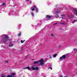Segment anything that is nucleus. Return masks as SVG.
I'll list each match as a JSON object with an SVG mask.
<instances>
[{"instance_id":"a878e982","label":"nucleus","mask_w":77,"mask_h":77,"mask_svg":"<svg viewBox=\"0 0 77 77\" xmlns=\"http://www.w3.org/2000/svg\"><path fill=\"white\" fill-rule=\"evenodd\" d=\"M53 25H54V26L55 25H57V23H54Z\"/></svg>"},{"instance_id":"dca6fc26","label":"nucleus","mask_w":77,"mask_h":77,"mask_svg":"<svg viewBox=\"0 0 77 77\" xmlns=\"http://www.w3.org/2000/svg\"><path fill=\"white\" fill-rule=\"evenodd\" d=\"M4 63H8V61L7 60H5L4 61Z\"/></svg>"},{"instance_id":"aec40b11","label":"nucleus","mask_w":77,"mask_h":77,"mask_svg":"<svg viewBox=\"0 0 77 77\" xmlns=\"http://www.w3.org/2000/svg\"><path fill=\"white\" fill-rule=\"evenodd\" d=\"M77 21V20H74V21H73L72 22V23H75V22H76Z\"/></svg>"},{"instance_id":"f704fd0d","label":"nucleus","mask_w":77,"mask_h":77,"mask_svg":"<svg viewBox=\"0 0 77 77\" xmlns=\"http://www.w3.org/2000/svg\"><path fill=\"white\" fill-rule=\"evenodd\" d=\"M50 68V69L51 70L52 69V68Z\"/></svg>"},{"instance_id":"2f4dec72","label":"nucleus","mask_w":77,"mask_h":77,"mask_svg":"<svg viewBox=\"0 0 77 77\" xmlns=\"http://www.w3.org/2000/svg\"><path fill=\"white\" fill-rule=\"evenodd\" d=\"M3 47L4 48H5V46H3Z\"/></svg>"},{"instance_id":"393cba45","label":"nucleus","mask_w":77,"mask_h":77,"mask_svg":"<svg viewBox=\"0 0 77 77\" xmlns=\"http://www.w3.org/2000/svg\"><path fill=\"white\" fill-rule=\"evenodd\" d=\"M21 43H23V40H21Z\"/></svg>"},{"instance_id":"c85d7f7f","label":"nucleus","mask_w":77,"mask_h":77,"mask_svg":"<svg viewBox=\"0 0 77 77\" xmlns=\"http://www.w3.org/2000/svg\"><path fill=\"white\" fill-rule=\"evenodd\" d=\"M62 17H64L65 16V15L64 14H63V15H62Z\"/></svg>"},{"instance_id":"f3484780","label":"nucleus","mask_w":77,"mask_h":77,"mask_svg":"<svg viewBox=\"0 0 77 77\" xmlns=\"http://www.w3.org/2000/svg\"><path fill=\"white\" fill-rule=\"evenodd\" d=\"M61 24H62V25H65L66 24V23H61Z\"/></svg>"},{"instance_id":"0eeeda50","label":"nucleus","mask_w":77,"mask_h":77,"mask_svg":"<svg viewBox=\"0 0 77 77\" xmlns=\"http://www.w3.org/2000/svg\"><path fill=\"white\" fill-rule=\"evenodd\" d=\"M74 10L75 11V14H76V15H77V10L75 9H74Z\"/></svg>"},{"instance_id":"473e14b6","label":"nucleus","mask_w":77,"mask_h":77,"mask_svg":"<svg viewBox=\"0 0 77 77\" xmlns=\"http://www.w3.org/2000/svg\"><path fill=\"white\" fill-rule=\"evenodd\" d=\"M49 57H51V55H49Z\"/></svg>"},{"instance_id":"2eb2a0df","label":"nucleus","mask_w":77,"mask_h":77,"mask_svg":"<svg viewBox=\"0 0 77 77\" xmlns=\"http://www.w3.org/2000/svg\"><path fill=\"white\" fill-rule=\"evenodd\" d=\"M74 16L73 15H72L71 16H70V17L71 18H74Z\"/></svg>"},{"instance_id":"b1692460","label":"nucleus","mask_w":77,"mask_h":77,"mask_svg":"<svg viewBox=\"0 0 77 77\" xmlns=\"http://www.w3.org/2000/svg\"><path fill=\"white\" fill-rule=\"evenodd\" d=\"M31 14L32 16H33H33L34 15V14H33V13H31Z\"/></svg>"},{"instance_id":"f8f14e48","label":"nucleus","mask_w":77,"mask_h":77,"mask_svg":"<svg viewBox=\"0 0 77 77\" xmlns=\"http://www.w3.org/2000/svg\"><path fill=\"white\" fill-rule=\"evenodd\" d=\"M29 57L30 56H29V55H27L25 57V58H26V59H28V58H29Z\"/></svg>"},{"instance_id":"4be33fe9","label":"nucleus","mask_w":77,"mask_h":77,"mask_svg":"<svg viewBox=\"0 0 77 77\" xmlns=\"http://www.w3.org/2000/svg\"><path fill=\"white\" fill-rule=\"evenodd\" d=\"M56 17V18H58L59 17V15L57 14Z\"/></svg>"},{"instance_id":"7c9ffc66","label":"nucleus","mask_w":77,"mask_h":77,"mask_svg":"<svg viewBox=\"0 0 77 77\" xmlns=\"http://www.w3.org/2000/svg\"><path fill=\"white\" fill-rule=\"evenodd\" d=\"M59 77H63V76H62V75H60V76Z\"/></svg>"},{"instance_id":"58836bf2","label":"nucleus","mask_w":77,"mask_h":77,"mask_svg":"<svg viewBox=\"0 0 77 77\" xmlns=\"http://www.w3.org/2000/svg\"><path fill=\"white\" fill-rule=\"evenodd\" d=\"M25 41V40H23V42H24Z\"/></svg>"},{"instance_id":"c756f323","label":"nucleus","mask_w":77,"mask_h":77,"mask_svg":"<svg viewBox=\"0 0 77 77\" xmlns=\"http://www.w3.org/2000/svg\"><path fill=\"white\" fill-rule=\"evenodd\" d=\"M51 35L52 36H54V35H53V34H51Z\"/></svg>"},{"instance_id":"ea45409f","label":"nucleus","mask_w":77,"mask_h":77,"mask_svg":"<svg viewBox=\"0 0 77 77\" xmlns=\"http://www.w3.org/2000/svg\"><path fill=\"white\" fill-rule=\"evenodd\" d=\"M28 1H30V0H27Z\"/></svg>"},{"instance_id":"4468645a","label":"nucleus","mask_w":77,"mask_h":77,"mask_svg":"<svg viewBox=\"0 0 77 77\" xmlns=\"http://www.w3.org/2000/svg\"><path fill=\"white\" fill-rule=\"evenodd\" d=\"M26 69H28V70H30V69H31V68H30L29 66L26 67Z\"/></svg>"},{"instance_id":"a211bd4d","label":"nucleus","mask_w":77,"mask_h":77,"mask_svg":"<svg viewBox=\"0 0 77 77\" xmlns=\"http://www.w3.org/2000/svg\"><path fill=\"white\" fill-rule=\"evenodd\" d=\"M56 56H57V54H55L53 56V57H56Z\"/></svg>"},{"instance_id":"39448f33","label":"nucleus","mask_w":77,"mask_h":77,"mask_svg":"<svg viewBox=\"0 0 77 77\" xmlns=\"http://www.w3.org/2000/svg\"><path fill=\"white\" fill-rule=\"evenodd\" d=\"M66 58V55L65 54L63 55L62 57H60V60H63V59H65Z\"/></svg>"},{"instance_id":"f03ea898","label":"nucleus","mask_w":77,"mask_h":77,"mask_svg":"<svg viewBox=\"0 0 77 77\" xmlns=\"http://www.w3.org/2000/svg\"><path fill=\"white\" fill-rule=\"evenodd\" d=\"M31 9L32 11H35V12L36 13L38 12V8H36L35 5L34 6L32 7L31 8Z\"/></svg>"},{"instance_id":"4c0bfd02","label":"nucleus","mask_w":77,"mask_h":77,"mask_svg":"<svg viewBox=\"0 0 77 77\" xmlns=\"http://www.w3.org/2000/svg\"><path fill=\"white\" fill-rule=\"evenodd\" d=\"M35 60V59H33L32 60Z\"/></svg>"},{"instance_id":"cd10ccee","label":"nucleus","mask_w":77,"mask_h":77,"mask_svg":"<svg viewBox=\"0 0 77 77\" xmlns=\"http://www.w3.org/2000/svg\"><path fill=\"white\" fill-rule=\"evenodd\" d=\"M73 50H74V51H75V50H76V48H74L73 49Z\"/></svg>"},{"instance_id":"6ab92c4d","label":"nucleus","mask_w":77,"mask_h":77,"mask_svg":"<svg viewBox=\"0 0 77 77\" xmlns=\"http://www.w3.org/2000/svg\"><path fill=\"white\" fill-rule=\"evenodd\" d=\"M7 77H15V76H12L10 75H8Z\"/></svg>"},{"instance_id":"6e6552de","label":"nucleus","mask_w":77,"mask_h":77,"mask_svg":"<svg viewBox=\"0 0 77 77\" xmlns=\"http://www.w3.org/2000/svg\"><path fill=\"white\" fill-rule=\"evenodd\" d=\"M31 68L32 70H35V66H33Z\"/></svg>"},{"instance_id":"e433bc0d","label":"nucleus","mask_w":77,"mask_h":77,"mask_svg":"<svg viewBox=\"0 0 77 77\" xmlns=\"http://www.w3.org/2000/svg\"><path fill=\"white\" fill-rule=\"evenodd\" d=\"M23 69H26V68H23Z\"/></svg>"},{"instance_id":"bb28decb","label":"nucleus","mask_w":77,"mask_h":77,"mask_svg":"<svg viewBox=\"0 0 77 77\" xmlns=\"http://www.w3.org/2000/svg\"><path fill=\"white\" fill-rule=\"evenodd\" d=\"M56 13H59V11H56Z\"/></svg>"},{"instance_id":"ddd939ff","label":"nucleus","mask_w":77,"mask_h":77,"mask_svg":"<svg viewBox=\"0 0 77 77\" xmlns=\"http://www.w3.org/2000/svg\"><path fill=\"white\" fill-rule=\"evenodd\" d=\"M39 69V68L38 67H35V70L36 71H38Z\"/></svg>"},{"instance_id":"5701e85b","label":"nucleus","mask_w":77,"mask_h":77,"mask_svg":"<svg viewBox=\"0 0 77 77\" xmlns=\"http://www.w3.org/2000/svg\"><path fill=\"white\" fill-rule=\"evenodd\" d=\"M21 36V33H19L18 34V36Z\"/></svg>"},{"instance_id":"20e7f679","label":"nucleus","mask_w":77,"mask_h":77,"mask_svg":"<svg viewBox=\"0 0 77 77\" xmlns=\"http://www.w3.org/2000/svg\"><path fill=\"white\" fill-rule=\"evenodd\" d=\"M38 62V65H44V60L42 59L40 60Z\"/></svg>"},{"instance_id":"412c9836","label":"nucleus","mask_w":77,"mask_h":77,"mask_svg":"<svg viewBox=\"0 0 77 77\" xmlns=\"http://www.w3.org/2000/svg\"><path fill=\"white\" fill-rule=\"evenodd\" d=\"M5 5H6V4H5V3H3L2 4V6H5Z\"/></svg>"},{"instance_id":"f257e3e1","label":"nucleus","mask_w":77,"mask_h":77,"mask_svg":"<svg viewBox=\"0 0 77 77\" xmlns=\"http://www.w3.org/2000/svg\"><path fill=\"white\" fill-rule=\"evenodd\" d=\"M9 40H10L9 39V37H8V36L7 35H3L2 41L4 44H5Z\"/></svg>"},{"instance_id":"423d86ee","label":"nucleus","mask_w":77,"mask_h":77,"mask_svg":"<svg viewBox=\"0 0 77 77\" xmlns=\"http://www.w3.org/2000/svg\"><path fill=\"white\" fill-rule=\"evenodd\" d=\"M1 77H6V75H5V73H2L1 74Z\"/></svg>"},{"instance_id":"72a5a7b5","label":"nucleus","mask_w":77,"mask_h":77,"mask_svg":"<svg viewBox=\"0 0 77 77\" xmlns=\"http://www.w3.org/2000/svg\"><path fill=\"white\" fill-rule=\"evenodd\" d=\"M59 47H60V48H61V47H62V46H59Z\"/></svg>"},{"instance_id":"c9c22d12","label":"nucleus","mask_w":77,"mask_h":77,"mask_svg":"<svg viewBox=\"0 0 77 77\" xmlns=\"http://www.w3.org/2000/svg\"><path fill=\"white\" fill-rule=\"evenodd\" d=\"M61 18L62 19H63V16H62Z\"/></svg>"},{"instance_id":"7ed1b4c3","label":"nucleus","mask_w":77,"mask_h":77,"mask_svg":"<svg viewBox=\"0 0 77 77\" xmlns=\"http://www.w3.org/2000/svg\"><path fill=\"white\" fill-rule=\"evenodd\" d=\"M53 17L52 16L47 15L46 17V20H53Z\"/></svg>"},{"instance_id":"1a4fd4ad","label":"nucleus","mask_w":77,"mask_h":77,"mask_svg":"<svg viewBox=\"0 0 77 77\" xmlns=\"http://www.w3.org/2000/svg\"><path fill=\"white\" fill-rule=\"evenodd\" d=\"M15 73H12L11 74V76H12V77H14V76L15 75Z\"/></svg>"},{"instance_id":"9b49d317","label":"nucleus","mask_w":77,"mask_h":77,"mask_svg":"<svg viewBox=\"0 0 77 77\" xmlns=\"http://www.w3.org/2000/svg\"><path fill=\"white\" fill-rule=\"evenodd\" d=\"M34 64H38V61H37V62H34L33 63Z\"/></svg>"},{"instance_id":"9d476101","label":"nucleus","mask_w":77,"mask_h":77,"mask_svg":"<svg viewBox=\"0 0 77 77\" xmlns=\"http://www.w3.org/2000/svg\"><path fill=\"white\" fill-rule=\"evenodd\" d=\"M13 45L12 44V43L11 42H10V44L9 45V46L10 47H12V46H13Z\"/></svg>"}]
</instances>
